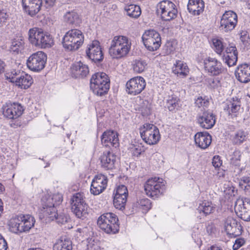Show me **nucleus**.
<instances>
[{"label": "nucleus", "instance_id": "nucleus-51", "mask_svg": "<svg viewBox=\"0 0 250 250\" xmlns=\"http://www.w3.org/2000/svg\"><path fill=\"white\" fill-rule=\"evenodd\" d=\"M175 50L174 47L170 42H167L163 48L162 53L164 56L170 54Z\"/></svg>", "mask_w": 250, "mask_h": 250}, {"label": "nucleus", "instance_id": "nucleus-19", "mask_svg": "<svg viewBox=\"0 0 250 250\" xmlns=\"http://www.w3.org/2000/svg\"><path fill=\"white\" fill-rule=\"evenodd\" d=\"M224 228L228 235L234 237L241 235L243 231V228L238 221L230 216L226 219Z\"/></svg>", "mask_w": 250, "mask_h": 250}, {"label": "nucleus", "instance_id": "nucleus-27", "mask_svg": "<svg viewBox=\"0 0 250 250\" xmlns=\"http://www.w3.org/2000/svg\"><path fill=\"white\" fill-rule=\"evenodd\" d=\"M71 73L75 78H83L89 73V68L86 64L81 61L74 63L71 67Z\"/></svg>", "mask_w": 250, "mask_h": 250}, {"label": "nucleus", "instance_id": "nucleus-11", "mask_svg": "<svg viewBox=\"0 0 250 250\" xmlns=\"http://www.w3.org/2000/svg\"><path fill=\"white\" fill-rule=\"evenodd\" d=\"M47 61L46 54L42 51H38L32 54L27 60V67L31 70L39 72L43 69Z\"/></svg>", "mask_w": 250, "mask_h": 250}, {"label": "nucleus", "instance_id": "nucleus-62", "mask_svg": "<svg viewBox=\"0 0 250 250\" xmlns=\"http://www.w3.org/2000/svg\"><path fill=\"white\" fill-rule=\"evenodd\" d=\"M141 111L142 113V115L143 116H146L150 114V111L149 107H146V108H144L143 107L141 108Z\"/></svg>", "mask_w": 250, "mask_h": 250}, {"label": "nucleus", "instance_id": "nucleus-17", "mask_svg": "<svg viewBox=\"0 0 250 250\" xmlns=\"http://www.w3.org/2000/svg\"><path fill=\"white\" fill-rule=\"evenodd\" d=\"M3 116L9 119H16L21 116L24 110L19 104H6L2 107Z\"/></svg>", "mask_w": 250, "mask_h": 250}, {"label": "nucleus", "instance_id": "nucleus-9", "mask_svg": "<svg viewBox=\"0 0 250 250\" xmlns=\"http://www.w3.org/2000/svg\"><path fill=\"white\" fill-rule=\"evenodd\" d=\"M157 11L164 21H170L175 19L178 13L175 5L168 0H163L160 2L157 5Z\"/></svg>", "mask_w": 250, "mask_h": 250}, {"label": "nucleus", "instance_id": "nucleus-8", "mask_svg": "<svg viewBox=\"0 0 250 250\" xmlns=\"http://www.w3.org/2000/svg\"><path fill=\"white\" fill-rule=\"evenodd\" d=\"M140 133L143 140L147 144H156L160 139L159 130L157 127L151 124H145L140 128Z\"/></svg>", "mask_w": 250, "mask_h": 250}, {"label": "nucleus", "instance_id": "nucleus-16", "mask_svg": "<svg viewBox=\"0 0 250 250\" xmlns=\"http://www.w3.org/2000/svg\"><path fill=\"white\" fill-rule=\"evenodd\" d=\"M196 120L201 127L207 129L213 127L216 122L215 116L208 110H202L197 114Z\"/></svg>", "mask_w": 250, "mask_h": 250}, {"label": "nucleus", "instance_id": "nucleus-44", "mask_svg": "<svg viewBox=\"0 0 250 250\" xmlns=\"http://www.w3.org/2000/svg\"><path fill=\"white\" fill-rule=\"evenodd\" d=\"M24 48V42L22 39H14L10 46V51L18 54L21 52Z\"/></svg>", "mask_w": 250, "mask_h": 250}, {"label": "nucleus", "instance_id": "nucleus-15", "mask_svg": "<svg viewBox=\"0 0 250 250\" xmlns=\"http://www.w3.org/2000/svg\"><path fill=\"white\" fill-rule=\"evenodd\" d=\"M235 208L238 215L245 221H250V199H238L235 202Z\"/></svg>", "mask_w": 250, "mask_h": 250}, {"label": "nucleus", "instance_id": "nucleus-10", "mask_svg": "<svg viewBox=\"0 0 250 250\" xmlns=\"http://www.w3.org/2000/svg\"><path fill=\"white\" fill-rule=\"evenodd\" d=\"M142 40L145 47L150 51L157 50L161 44V38L156 31L151 29L145 31L142 36Z\"/></svg>", "mask_w": 250, "mask_h": 250}, {"label": "nucleus", "instance_id": "nucleus-14", "mask_svg": "<svg viewBox=\"0 0 250 250\" xmlns=\"http://www.w3.org/2000/svg\"><path fill=\"white\" fill-rule=\"evenodd\" d=\"M145 79L141 76L131 79L126 83V91L129 94L136 95L140 94L146 87Z\"/></svg>", "mask_w": 250, "mask_h": 250}, {"label": "nucleus", "instance_id": "nucleus-56", "mask_svg": "<svg viewBox=\"0 0 250 250\" xmlns=\"http://www.w3.org/2000/svg\"><path fill=\"white\" fill-rule=\"evenodd\" d=\"M244 243L245 241L243 239H237L233 245L232 248L234 250H237L242 246Z\"/></svg>", "mask_w": 250, "mask_h": 250}, {"label": "nucleus", "instance_id": "nucleus-1", "mask_svg": "<svg viewBox=\"0 0 250 250\" xmlns=\"http://www.w3.org/2000/svg\"><path fill=\"white\" fill-rule=\"evenodd\" d=\"M28 40L32 45L42 48H49L54 44L52 36L38 28L29 30Z\"/></svg>", "mask_w": 250, "mask_h": 250}, {"label": "nucleus", "instance_id": "nucleus-46", "mask_svg": "<svg viewBox=\"0 0 250 250\" xmlns=\"http://www.w3.org/2000/svg\"><path fill=\"white\" fill-rule=\"evenodd\" d=\"M127 201V198L114 195L113 205L114 207L119 210H123L125 209Z\"/></svg>", "mask_w": 250, "mask_h": 250}, {"label": "nucleus", "instance_id": "nucleus-2", "mask_svg": "<svg viewBox=\"0 0 250 250\" xmlns=\"http://www.w3.org/2000/svg\"><path fill=\"white\" fill-rule=\"evenodd\" d=\"M131 45V42L127 37L123 36H115L111 42L109 53L113 58H122L128 53Z\"/></svg>", "mask_w": 250, "mask_h": 250}, {"label": "nucleus", "instance_id": "nucleus-31", "mask_svg": "<svg viewBox=\"0 0 250 250\" xmlns=\"http://www.w3.org/2000/svg\"><path fill=\"white\" fill-rule=\"evenodd\" d=\"M204 2L203 0H189L188 4V12L193 15H199L204 11Z\"/></svg>", "mask_w": 250, "mask_h": 250}, {"label": "nucleus", "instance_id": "nucleus-25", "mask_svg": "<svg viewBox=\"0 0 250 250\" xmlns=\"http://www.w3.org/2000/svg\"><path fill=\"white\" fill-rule=\"evenodd\" d=\"M241 108V101L237 97L232 98L227 101L225 104L224 110L232 117H236Z\"/></svg>", "mask_w": 250, "mask_h": 250}, {"label": "nucleus", "instance_id": "nucleus-58", "mask_svg": "<svg viewBox=\"0 0 250 250\" xmlns=\"http://www.w3.org/2000/svg\"><path fill=\"white\" fill-rule=\"evenodd\" d=\"M206 230L209 235L214 233L215 231L214 225L211 223L208 224L206 226Z\"/></svg>", "mask_w": 250, "mask_h": 250}, {"label": "nucleus", "instance_id": "nucleus-28", "mask_svg": "<svg viewBox=\"0 0 250 250\" xmlns=\"http://www.w3.org/2000/svg\"><path fill=\"white\" fill-rule=\"evenodd\" d=\"M117 156L109 151L104 152L101 157V167L105 170L112 169L115 168Z\"/></svg>", "mask_w": 250, "mask_h": 250}, {"label": "nucleus", "instance_id": "nucleus-22", "mask_svg": "<svg viewBox=\"0 0 250 250\" xmlns=\"http://www.w3.org/2000/svg\"><path fill=\"white\" fill-rule=\"evenodd\" d=\"M101 140L102 145L105 147L116 148L119 146L118 134L113 130L104 131L101 137Z\"/></svg>", "mask_w": 250, "mask_h": 250}, {"label": "nucleus", "instance_id": "nucleus-64", "mask_svg": "<svg viewBox=\"0 0 250 250\" xmlns=\"http://www.w3.org/2000/svg\"><path fill=\"white\" fill-rule=\"evenodd\" d=\"M5 66V63L0 60V74L4 72Z\"/></svg>", "mask_w": 250, "mask_h": 250}, {"label": "nucleus", "instance_id": "nucleus-40", "mask_svg": "<svg viewBox=\"0 0 250 250\" xmlns=\"http://www.w3.org/2000/svg\"><path fill=\"white\" fill-rule=\"evenodd\" d=\"M134 207L142 210L143 212H147L151 208V203L147 198H142L134 204Z\"/></svg>", "mask_w": 250, "mask_h": 250}, {"label": "nucleus", "instance_id": "nucleus-49", "mask_svg": "<svg viewBox=\"0 0 250 250\" xmlns=\"http://www.w3.org/2000/svg\"><path fill=\"white\" fill-rule=\"evenodd\" d=\"M128 195L127 188L125 185H120L117 188L115 195L127 198Z\"/></svg>", "mask_w": 250, "mask_h": 250}, {"label": "nucleus", "instance_id": "nucleus-4", "mask_svg": "<svg viewBox=\"0 0 250 250\" xmlns=\"http://www.w3.org/2000/svg\"><path fill=\"white\" fill-rule=\"evenodd\" d=\"M97 224L100 228L107 234H114L119 230V220L117 216L112 212H107L101 215Z\"/></svg>", "mask_w": 250, "mask_h": 250}, {"label": "nucleus", "instance_id": "nucleus-55", "mask_svg": "<svg viewBox=\"0 0 250 250\" xmlns=\"http://www.w3.org/2000/svg\"><path fill=\"white\" fill-rule=\"evenodd\" d=\"M143 150L140 146H135L131 148V153L133 156L138 157L140 155Z\"/></svg>", "mask_w": 250, "mask_h": 250}, {"label": "nucleus", "instance_id": "nucleus-37", "mask_svg": "<svg viewBox=\"0 0 250 250\" xmlns=\"http://www.w3.org/2000/svg\"><path fill=\"white\" fill-rule=\"evenodd\" d=\"M21 230L22 232L29 231L34 225V218L30 215H21Z\"/></svg>", "mask_w": 250, "mask_h": 250}, {"label": "nucleus", "instance_id": "nucleus-23", "mask_svg": "<svg viewBox=\"0 0 250 250\" xmlns=\"http://www.w3.org/2000/svg\"><path fill=\"white\" fill-rule=\"evenodd\" d=\"M23 10L31 17L36 15L43 5L42 0H22Z\"/></svg>", "mask_w": 250, "mask_h": 250}, {"label": "nucleus", "instance_id": "nucleus-20", "mask_svg": "<svg viewBox=\"0 0 250 250\" xmlns=\"http://www.w3.org/2000/svg\"><path fill=\"white\" fill-rule=\"evenodd\" d=\"M86 54L87 57L95 62H100L104 59L102 48L98 41L92 42L89 45V47L86 50Z\"/></svg>", "mask_w": 250, "mask_h": 250}, {"label": "nucleus", "instance_id": "nucleus-52", "mask_svg": "<svg viewBox=\"0 0 250 250\" xmlns=\"http://www.w3.org/2000/svg\"><path fill=\"white\" fill-rule=\"evenodd\" d=\"M239 186L244 189L248 187L250 188V177L246 176L242 177L239 182Z\"/></svg>", "mask_w": 250, "mask_h": 250}, {"label": "nucleus", "instance_id": "nucleus-5", "mask_svg": "<svg viewBox=\"0 0 250 250\" xmlns=\"http://www.w3.org/2000/svg\"><path fill=\"white\" fill-rule=\"evenodd\" d=\"M83 41L84 36L82 32L77 29H72L65 33L62 43L66 50L73 51L78 49Z\"/></svg>", "mask_w": 250, "mask_h": 250}, {"label": "nucleus", "instance_id": "nucleus-32", "mask_svg": "<svg viewBox=\"0 0 250 250\" xmlns=\"http://www.w3.org/2000/svg\"><path fill=\"white\" fill-rule=\"evenodd\" d=\"M33 83V80L30 75L21 72V75L16 78L15 84L16 85L23 89H27Z\"/></svg>", "mask_w": 250, "mask_h": 250}, {"label": "nucleus", "instance_id": "nucleus-61", "mask_svg": "<svg viewBox=\"0 0 250 250\" xmlns=\"http://www.w3.org/2000/svg\"><path fill=\"white\" fill-rule=\"evenodd\" d=\"M249 39V36L245 31H243L241 33L240 39L243 42H247Z\"/></svg>", "mask_w": 250, "mask_h": 250}, {"label": "nucleus", "instance_id": "nucleus-34", "mask_svg": "<svg viewBox=\"0 0 250 250\" xmlns=\"http://www.w3.org/2000/svg\"><path fill=\"white\" fill-rule=\"evenodd\" d=\"M173 72L178 76L185 77L189 73V68L187 64L181 61H177L173 67Z\"/></svg>", "mask_w": 250, "mask_h": 250}, {"label": "nucleus", "instance_id": "nucleus-24", "mask_svg": "<svg viewBox=\"0 0 250 250\" xmlns=\"http://www.w3.org/2000/svg\"><path fill=\"white\" fill-rule=\"evenodd\" d=\"M237 79L241 83L250 81V64L242 63L237 66L235 72Z\"/></svg>", "mask_w": 250, "mask_h": 250}, {"label": "nucleus", "instance_id": "nucleus-26", "mask_svg": "<svg viewBox=\"0 0 250 250\" xmlns=\"http://www.w3.org/2000/svg\"><path fill=\"white\" fill-rule=\"evenodd\" d=\"M7 65L11 67L10 69H8L5 74V76L6 79L9 80V82L15 83L16 78L21 75V71L18 67V63L16 62L15 60L10 59L7 61Z\"/></svg>", "mask_w": 250, "mask_h": 250}, {"label": "nucleus", "instance_id": "nucleus-54", "mask_svg": "<svg viewBox=\"0 0 250 250\" xmlns=\"http://www.w3.org/2000/svg\"><path fill=\"white\" fill-rule=\"evenodd\" d=\"M212 164L215 168L220 167L222 164L221 157L218 155L214 156L212 159Z\"/></svg>", "mask_w": 250, "mask_h": 250}, {"label": "nucleus", "instance_id": "nucleus-59", "mask_svg": "<svg viewBox=\"0 0 250 250\" xmlns=\"http://www.w3.org/2000/svg\"><path fill=\"white\" fill-rule=\"evenodd\" d=\"M43 4H44V6L48 8L49 7H52L54 5L56 0H42Z\"/></svg>", "mask_w": 250, "mask_h": 250}, {"label": "nucleus", "instance_id": "nucleus-3", "mask_svg": "<svg viewBox=\"0 0 250 250\" xmlns=\"http://www.w3.org/2000/svg\"><path fill=\"white\" fill-rule=\"evenodd\" d=\"M110 87V80L107 74L97 72L92 76L90 79V88L98 96L107 94Z\"/></svg>", "mask_w": 250, "mask_h": 250}, {"label": "nucleus", "instance_id": "nucleus-41", "mask_svg": "<svg viewBox=\"0 0 250 250\" xmlns=\"http://www.w3.org/2000/svg\"><path fill=\"white\" fill-rule=\"evenodd\" d=\"M64 20L69 24H77L80 22L78 14L75 11H69L64 16Z\"/></svg>", "mask_w": 250, "mask_h": 250}, {"label": "nucleus", "instance_id": "nucleus-21", "mask_svg": "<svg viewBox=\"0 0 250 250\" xmlns=\"http://www.w3.org/2000/svg\"><path fill=\"white\" fill-rule=\"evenodd\" d=\"M62 201V197L60 194H55L52 196L45 195L42 198V211H49L51 208H55Z\"/></svg>", "mask_w": 250, "mask_h": 250}, {"label": "nucleus", "instance_id": "nucleus-13", "mask_svg": "<svg viewBox=\"0 0 250 250\" xmlns=\"http://www.w3.org/2000/svg\"><path fill=\"white\" fill-rule=\"evenodd\" d=\"M237 23V15L232 11H226L220 20L219 29L225 32L232 30Z\"/></svg>", "mask_w": 250, "mask_h": 250}, {"label": "nucleus", "instance_id": "nucleus-6", "mask_svg": "<svg viewBox=\"0 0 250 250\" xmlns=\"http://www.w3.org/2000/svg\"><path fill=\"white\" fill-rule=\"evenodd\" d=\"M71 210L79 218L83 219L88 214V205L86 203L83 193L74 194L71 199Z\"/></svg>", "mask_w": 250, "mask_h": 250}, {"label": "nucleus", "instance_id": "nucleus-30", "mask_svg": "<svg viewBox=\"0 0 250 250\" xmlns=\"http://www.w3.org/2000/svg\"><path fill=\"white\" fill-rule=\"evenodd\" d=\"M194 140L198 147L206 149L211 144V136L207 132H199L195 135Z\"/></svg>", "mask_w": 250, "mask_h": 250}, {"label": "nucleus", "instance_id": "nucleus-47", "mask_svg": "<svg viewBox=\"0 0 250 250\" xmlns=\"http://www.w3.org/2000/svg\"><path fill=\"white\" fill-rule=\"evenodd\" d=\"M209 103V99L207 96H200L195 100V104L198 107H207Z\"/></svg>", "mask_w": 250, "mask_h": 250}, {"label": "nucleus", "instance_id": "nucleus-36", "mask_svg": "<svg viewBox=\"0 0 250 250\" xmlns=\"http://www.w3.org/2000/svg\"><path fill=\"white\" fill-rule=\"evenodd\" d=\"M248 137V133L243 130L240 129L231 136V140L233 145H240L247 140Z\"/></svg>", "mask_w": 250, "mask_h": 250}, {"label": "nucleus", "instance_id": "nucleus-35", "mask_svg": "<svg viewBox=\"0 0 250 250\" xmlns=\"http://www.w3.org/2000/svg\"><path fill=\"white\" fill-rule=\"evenodd\" d=\"M72 243L68 238L62 237L53 246V250H72Z\"/></svg>", "mask_w": 250, "mask_h": 250}, {"label": "nucleus", "instance_id": "nucleus-45", "mask_svg": "<svg viewBox=\"0 0 250 250\" xmlns=\"http://www.w3.org/2000/svg\"><path fill=\"white\" fill-rule=\"evenodd\" d=\"M146 65V62L142 60H136L133 61L132 63L133 69L135 72L137 73H141L144 72Z\"/></svg>", "mask_w": 250, "mask_h": 250}, {"label": "nucleus", "instance_id": "nucleus-60", "mask_svg": "<svg viewBox=\"0 0 250 250\" xmlns=\"http://www.w3.org/2000/svg\"><path fill=\"white\" fill-rule=\"evenodd\" d=\"M232 51H237L236 47L235 46H229L226 48L224 54L232 53Z\"/></svg>", "mask_w": 250, "mask_h": 250}, {"label": "nucleus", "instance_id": "nucleus-12", "mask_svg": "<svg viewBox=\"0 0 250 250\" xmlns=\"http://www.w3.org/2000/svg\"><path fill=\"white\" fill-rule=\"evenodd\" d=\"M203 66L205 72L211 76H218L224 71L221 62L215 58L208 57L204 59Z\"/></svg>", "mask_w": 250, "mask_h": 250}, {"label": "nucleus", "instance_id": "nucleus-50", "mask_svg": "<svg viewBox=\"0 0 250 250\" xmlns=\"http://www.w3.org/2000/svg\"><path fill=\"white\" fill-rule=\"evenodd\" d=\"M87 244V250H99L100 249L99 243L92 238H88Z\"/></svg>", "mask_w": 250, "mask_h": 250}, {"label": "nucleus", "instance_id": "nucleus-48", "mask_svg": "<svg viewBox=\"0 0 250 250\" xmlns=\"http://www.w3.org/2000/svg\"><path fill=\"white\" fill-rule=\"evenodd\" d=\"M212 44L215 51L219 55H221L224 50V45L222 42L218 39H213Z\"/></svg>", "mask_w": 250, "mask_h": 250}, {"label": "nucleus", "instance_id": "nucleus-53", "mask_svg": "<svg viewBox=\"0 0 250 250\" xmlns=\"http://www.w3.org/2000/svg\"><path fill=\"white\" fill-rule=\"evenodd\" d=\"M208 83L211 88H215L220 85V81L218 78H209L208 80Z\"/></svg>", "mask_w": 250, "mask_h": 250}, {"label": "nucleus", "instance_id": "nucleus-33", "mask_svg": "<svg viewBox=\"0 0 250 250\" xmlns=\"http://www.w3.org/2000/svg\"><path fill=\"white\" fill-rule=\"evenodd\" d=\"M181 105V100L177 96L172 95L168 97L166 103V107L169 111L176 112L180 108Z\"/></svg>", "mask_w": 250, "mask_h": 250}, {"label": "nucleus", "instance_id": "nucleus-38", "mask_svg": "<svg viewBox=\"0 0 250 250\" xmlns=\"http://www.w3.org/2000/svg\"><path fill=\"white\" fill-rule=\"evenodd\" d=\"M21 215L18 216L16 217L11 218L9 222V227L10 231L15 233H20L22 231L21 230Z\"/></svg>", "mask_w": 250, "mask_h": 250}, {"label": "nucleus", "instance_id": "nucleus-57", "mask_svg": "<svg viewBox=\"0 0 250 250\" xmlns=\"http://www.w3.org/2000/svg\"><path fill=\"white\" fill-rule=\"evenodd\" d=\"M7 243L4 237L0 234V250H7Z\"/></svg>", "mask_w": 250, "mask_h": 250}, {"label": "nucleus", "instance_id": "nucleus-29", "mask_svg": "<svg viewBox=\"0 0 250 250\" xmlns=\"http://www.w3.org/2000/svg\"><path fill=\"white\" fill-rule=\"evenodd\" d=\"M44 217L48 218V221L55 220L59 224H63L67 222L68 217L63 213H58L55 208H51L49 211H42Z\"/></svg>", "mask_w": 250, "mask_h": 250}, {"label": "nucleus", "instance_id": "nucleus-63", "mask_svg": "<svg viewBox=\"0 0 250 250\" xmlns=\"http://www.w3.org/2000/svg\"><path fill=\"white\" fill-rule=\"evenodd\" d=\"M8 17V15L6 14V13L2 12H0V19L1 20V21H4Z\"/></svg>", "mask_w": 250, "mask_h": 250}, {"label": "nucleus", "instance_id": "nucleus-43", "mask_svg": "<svg viewBox=\"0 0 250 250\" xmlns=\"http://www.w3.org/2000/svg\"><path fill=\"white\" fill-rule=\"evenodd\" d=\"M223 58L225 62L229 67L234 66L236 64L238 60L237 51H232V53L224 54Z\"/></svg>", "mask_w": 250, "mask_h": 250}, {"label": "nucleus", "instance_id": "nucleus-42", "mask_svg": "<svg viewBox=\"0 0 250 250\" xmlns=\"http://www.w3.org/2000/svg\"><path fill=\"white\" fill-rule=\"evenodd\" d=\"M214 210V208L211 202L204 201L200 204L197 208L199 213H203L206 216L210 214Z\"/></svg>", "mask_w": 250, "mask_h": 250}, {"label": "nucleus", "instance_id": "nucleus-39", "mask_svg": "<svg viewBox=\"0 0 250 250\" xmlns=\"http://www.w3.org/2000/svg\"><path fill=\"white\" fill-rule=\"evenodd\" d=\"M125 10L127 15L131 18H138L141 14V8L139 6L134 4H130L125 6Z\"/></svg>", "mask_w": 250, "mask_h": 250}, {"label": "nucleus", "instance_id": "nucleus-7", "mask_svg": "<svg viewBox=\"0 0 250 250\" xmlns=\"http://www.w3.org/2000/svg\"><path fill=\"white\" fill-rule=\"evenodd\" d=\"M162 181L156 177L147 180L144 185L146 194L154 199L162 195L165 190V185Z\"/></svg>", "mask_w": 250, "mask_h": 250}, {"label": "nucleus", "instance_id": "nucleus-18", "mask_svg": "<svg viewBox=\"0 0 250 250\" xmlns=\"http://www.w3.org/2000/svg\"><path fill=\"white\" fill-rule=\"evenodd\" d=\"M107 181V178L105 175L101 174L96 175L91 184V193L97 195L103 192L106 188Z\"/></svg>", "mask_w": 250, "mask_h": 250}]
</instances>
